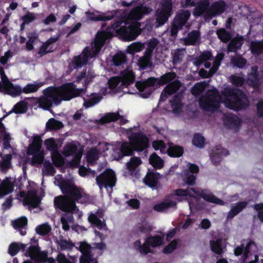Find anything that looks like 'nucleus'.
Here are the masks:
<instances>
[{"label": "nucleus", "instance_id": "52", "mask_svg": "<svg viewBox=\"0 0 263 263\" xmlns=\"http://www.w3.org/2000/svg\"><path fill=\"white\" fill-rule=\"evenodd\" d=\"M181 86V83L178 80H175L169 83L164 88L165 91H167L168 95H173L176 92Z\"/></svg>", "mask_w": 263, "mask_h": 263}, {"label": "nucleus", "instance_id": "64", "mask_svg": "<svg viewBox=\"0 0 263 263\" xmlns=\"http://www.w3.org/2000/svg\"><path fill=\"white\" fill-rule=\"evenodd\" d=\"M37 103L39 104V107L43 109L44 110L49 111V99L41 97L36 99Z\"/></svg>", "mask_w": 263, "mask_h": 263}, {"label": "nucleus", "instance_id": "40", "mask_svg": "<svg viewBox=\"0 0 263 263\" xmlns=\"http://www.w3.org/2000/svg\"><path fill=\"white\" fill-rule=\"evenodd\" d=\"M127 58L126 55L121 51L118 52L112 57V65L116 66H119L126 62Z\"/></svg>", "mask_w": 263, "mask_h": 263}, {"label": "nucleus", "instance_id": "19", "mask_svg": "<svg viewBox=\"0 0 263 263\" xmlns=\"http://www.w3.org/2000/svg\"><path fill=\"white\" fill-rule=\"evenodd\" d=\"M229 155V152L221 145L215 146V149L210 154V158L213 164H218L221 161L222 156Z\"/></svg>", "mask_w": 263, "mask_h": 263}, {"label": "nucleus", "instance_id": "54", "mask_svg": "<svg viewBox=\"0 0 263 263\" xmlns=\"http://www.w3.org/2000/svg\"><path fill=\"white\" fill-rule=\"evenodd\" d=\"M12 157L11 154H6L4 156L2 162H0L3 171H6L11 166V160Z\"/></svg>", "mask_w": 263, "mask_h": 263}, {"label": "nucleus", "instance_id": "60", "mask_svg": "<svg viewBox=\"0 0 263 263\" xmlns=\"http://www.w3.org/2000/svg\"><path fill=\"white\" fill-rule=\"evenodd\" d=\"M34 263H49V258L48 257L47 253L45 252H41L38 253L36 257L33 260Z\"/></svg>", "mask_w": 263, "mask_h": 263}, {"label": "nucleus", "instance_id": "51", "mask_svg": "<svg viewBox=\"0 0 263 263\" xmlns=\"http://www.w3.org/2000/svg\"><path fill=\"white\" fill-rule=\"evenodd\" d=\"M216 34L220 40L223 43H227L232 38V35L224 28H220L216 31Z\"/></svg>", "mask_w": 263, "mask_h": 263}, {"label": "nucleus", "instance_id": "11", "mask_svg": "<svg viewBox=\"0 0 263 263\" xmlns=\"http://www.w3.org/2000/svg\"><path fill=\"white\" fill-rule=\"evenodd\" d=\"M136 87L140 92V96L143 98H148L153 92L151 87L158 85V78L150 77L144 81H138Z\"/></svg>", "mask_w": 263, "mask_h": 263}, {"label": "nucleus", "instance_id": "35", "mask_svg": "<svg viewBox=\"0 0 263 263\" xmlns=\"http://www.w3.org/2000/svg\"><path fill=\"white\" fill-rule=\"evenodd\" d=\"M149 162L156 169H160L164 165L163 160L155 153H154L150 156Z\"/></svg>", "mask_w": 263, "mask_h": 263}, {"label": "nucleus", "instance_id": "38", "mask_svg": "<svg viewBox=\"0 0 263 263\" xmlns=\"http://www.w3.org/2000/svg\"><path fill=\"white\" fill-rule=\"evenodd\" d=\"M57 243L61 250L70 251L74 246V244L71 241L67 240L64 239L62 236H60L59 239H57Z\"/></svg>", "mask_w": 263, "mask_h": 263}, {"label": "nucleus", "instance_id": "34", "mask_svg": "<svg viewBox=\"0 0 263 263\" xmlns=\"http://www.w3.org/2000/svg\"><path fill=\"white\" fill-rule=\"evenodd\" d=\"M248 205L247 201H240L236 203L229 212L228 217L233 218L243 210Z\"/></svg>", "mask_w": 263, "mask_h": 263}, {"label": "nucleus", "instance_id": "41", "mask_svg": "<svg viewBox=\"0 0 263 263\" xmlns=\"http://www.w3.org/2000/svg\"><path fill=\"white\" fill-rule=\"evenodd\" d=\"M78 152V146L73 142L68 143L63 147V155L66 157L73 155Z\"/></svg>", "mask_w": 263, "mask_h": 263}, {"label": "nucleus", "instance_id": "28", "mask_svg": "<svg viewBox=\"0 0 263 263\" xmlns=\"http://www.w3.org/2000/svg\"><path fill=\"white\" fill-rule=\"evenodd\" d=\"M28 103L25 101H20L15 104L12 109L4 117L14 112L16 114H24L28 110Z\"/></svg>", "mask_w": 263, "mask_h": 263}, {"label": "nucleus", "instance_id": "47", "mask_svg": "<svg viewBox=\"0 0 263 263\" xmlns=\"http://www.w3.org/2000/svg\"><path fill=\"white\" fill-rule=\"evenodd\" d=\"M176 74L174 72H167L162 76L160 78H158V85H163L175 78Z\"/></svg>", "mask_w": 263, "mask_h": 263}, {"label": "nucleus", "instance_id": "9", "mask_svg": "<svg viewBox=\"0 0 263 263\" xmlns=\"http://www.w3.org/2000/svg\"><path fill=\"white\" fill-rule=\"evenodd\" d=\"M173 5L171 1H165L161 4L160 10L156 11V20L158 26L163 25L173 13Z\"/></svg>", "mask_w": 263, "mask_h": 263}, {"label": "nucleus", "instance_id": "3", "mask_svg": "<svg viewBox=\"0 0 263 263\" xmlns=\"http://www.w3.org/2000/svg\"><path fill=\"white\" fill-rule=\"evenodd\" d=\"M54 87L50 86V106L51 100L55 102L60 103L61 101H70L73 98L80 96L85 93V89L77 88L72 82L66 83L59 87L58 92L53 95L52 91Z\"/></svg>", "mask_w": 263, "mask_h": 263}, {"label": "nucleus", "instance_id": "7", "mask_svg": "<svg viewBox=\"0 0 263 263\" xmlns=\"http://www.w3.org/2000/svg\"><path fill=\"white\" fill-rule=\"evenodd\" d=\"M191 16L189 10H181L176 14L172 23L171 35L176 36L178 31L186 24Z\"/></svg>", "mask_w": 263, "mask_h": 263}, {"label": "nucleus", "instance_id": "57", "mask_svg": "<svg viewBox=\"0 0 263 263\" xmlns=\"http://www.w3.org/2000/svg\"><path fill=\"white\" fill-rule=\"evenodd\" d=\"M121 115L119 112H109L104 116L101 120L103 123H109L113 121H116L119 120Z\"/></svg>", "mask_w": 263, "mask_h": 263}, {"label": "nucleus", "instance_id": "58", "mask_svg": "<svg viewBox=\"0 0 263 263\" xmlns=\"http://www.w3.org/2000/svg\"><path fill=\"white\" fill-rule=\"evenodd\" d=\"M79 245V247L76 248L79 250L82 254H91V246L86 241L79 242L77 243Z\"/></svg>", "mask_w": 263, "mask_h": 263}, {"label": "nucleus", "instance_id": "32", "mask_svg": "<svg viewBox=\"0 0 263 263\" xmlns=\"http://www.w3.org/2000/svg\"><path fill=\"white\" fill-rule=\"evenodd\" d=\"M27 245H25L20 242L11 243L8 248V253L12 256L17 254L20 251H24Z\"/></svg>", "mask_w": 263, "mask_h": 263}, {"label": "nucleus", "instance_id": "44", "mask_svg": "<svg viewBox=\"0 0 263 263\" xmlns=\"http://www.w3.org/2000/svg\"><path fill=\"white\" fill-rule=\"evenodd\" d=\"M142 161L139 157H133L130 161L127 163V168L132 174H134L136 171L137 167L141 164Z\"/></svg>", "mask_w": 263, "mask_h": 263}, {"label": "nucleus", "instance_id": "61", "mask_svg": "<svg viewBox=\"0 0 263 263\" xmlns=\"http://www.w3.org/2000/svg\"><path fill=\"white\" fill-rule=\"evenodd\" d=\"M231 62L234 67L242 68L246 65L247 60L245 58L239 56L232 59Z\"/></svg>", "mask_w": 263, "mask_h": 263}, {"label": "nucleus", "instance_id": "46", "mask_svg": "<svg viewBox=\"0 0 263 263\" xmlns=\"http://www.w3.org/2000/svg\"><path fill=\"white\" fill-rule=\"evenodd\" d=\"M92 97L84 103L86 108H89L98 104L102 99L103 97L99 93H92Z\"/></svg>", "mask_w": 263, "mask_h": 263}, {"label": "nucleus", "instance_id": "31", "mask_svg": "<svg viewBox=\"0 0 263 263\" xmlns=\"http://www.w3.org/2000/svg\"><path fill=\"white\" fill-rule=\"evenodd\" d=\"M200 33L197 30H193L187 34V37L184 40L186 45H195L199 40Z\"/></svg>", "mask_w": 263, "mask_h": 263}, {"label": "nucleus", "instance_id": "24", "mask_svg": "<svg viewBox=\"0 0 263 263\" xmlns=\"http://www.w3.org/2000/svg\"><path fill=\"white\" fill-rule=\"evenodd\" d=\"M159 175V173L149 170L143 179L144 183L151 187H156Z\"/></svg>", "mask_w": 263, "mask_h": 263}, {"label": "nucleus", "instance_id": "21", "mask_svg": "<svg viewBox=\"0 0 263 263\" xmlns=\"http://www.w3.org/2000/svg\"><path fill=\"white\" fill-rule=\"evenodd\" d=\"M14 184L10 178H6L0 184V198L13 192Z\"/></svg>", "mask_w": 263, "mask_h": 263}, {"label": "nucleus", "instance_id": "27", "mask_svg": "<svg viewBox=\"0 0 263 263\" xmlns=\"http://www.w3.org/2000/svg\"><path fill=\"white\" fill-rule=\"evenodd\" d=\"M213 58V56L211 51L204 50L194 59L193 64L195 66L199 67L204 62L212 60Z\"/></svg>", "mask_w": 263, "mask_h": 263}, {"label": "nucleus", "instance_id": "23", "mask_svg": "<svg viewBox=\"0 0 263 263\" xmlns=\"http://www.w3.org/2000/svg\"><path fill=\"white\" fill-rule=\"evenodd\" d=\"M27 223V218L26 217H22L13 221L12 226L14 229L19 231L21 235L24 236L26 234Z\"/></svg>", "mask_w": 263, "mask_h": 263}, {"label": "nucleus", "instance_id": "6", "mask_svg": "<svg viewBox=\"0 0 263 263\" xmlns=\"http://www.w3.org/2000/svg\"><path fill=\"white\" fill-rule=\"evenodd\" d=\"M141 24L139 22H135L128 26L125 25L117 30L116 33L125 41H131L141 33Z\"/></svg>", "mask_w": 263, "mask_h": 263}, {"label": "nucleus", "instance_id": "62", "mask_svg": "<svg viewBox=\"0 0 263 263\" xmlns=\"http://www.w3.org/2000/svg\"><path fill=\"white\" fill-rule=\"evenodd\" d=\"M178 241L176 240H173L166 246L163 249V252L166 254H169L172 253L177 247Z\"/></svg>", "mask_w": 263, "mask_h": 263}, {"label": "nucleus", "instance_id": "13", "mask_svg": "<svg viewBox=\"0 0 263 263\" xmlns=\"http://www.w3.org/2000/svg\"><path fill=\"white\" fill-rule=\"evenodd\" d=\"M210 10V0H198L193 11V15L196 18L203 15L205 19L210 18L209 14Z\"/></svg>", "mask_w": 263, "mask_h": 263}, {"label": "nucleus", "instance_id": "37", "mask_svg": "<svg viewBox=\"0 0 263 263\" xmlns=\"http://www.w3.org/2000/svg\"><path fill=\"white\" fill-rule=\"evenodd\" d=\"M0 72L2 77L3 80L4 81L5 77L6 81L9 83L11 85L10 89L11 90V93L15 96H20L23 92V88L19 85H13V84L10 82L7 77L5 76L4 71L2 67L0 68Z\"/></svg>", "mask_w": 263, "mask_h": 263}, {"label": "nucleus", "instance_id": "26", "mask_svg": "<svg viewBox=\"0 0 263 263\" xmlns=\"http://www.w3.org/2000/svg\"><path fill=\"white\" fill-rule=\"evenodd\" d=\"M88 16V19L93 21H107L113 19L115 14L113 12L102 13L101 14L97 15L94 13H89Z\"/></svg>", "mask_w": 263, "mask_h": 263}, {"label": "nucleus", "instance_id": "14", "mask_svg": "<svg viewBox=\"0 0 263 263\" xmlns=\"http://www.w3.org/2000/svg\"><path fill=\"white\" fill-rule=\"evenodd\" d=\"M152 9L143 4H140L133 8L129 12L128 16L134 21H137L141 20L142 17L145 15L149 14Z\"/></svg>", "mask_w": 263, "mask_h": 263}, {"label": "nucleus", "instance_id": "22", "mask_svg": "<svg viewBox=\"0 0 263 263\" xmlns=\"http://www.w3.org/2000/svg\"><path fill=\"white\" fill-rule=\"evenodd\" d=\"M134 149L130 143L125 141L120 145L117 160H121L125 156H130L134 154Z\"/></svg>", "mask_w": 263, "mask_h": 263}, {"label": "nucleus", "instance_id": "18", "mask_svg": "<svg viewBox=\"0 0 263 263\" xmlns=\"http://www.w3.org/2000/svg\"><path fill=\"white\" fill-rule=\"evenodd\" d=\"M41 202V199L37 194L35 190H29L24 198L23 204L29 207L34 209L38 206Z\"/></svg>", "mask_w": 263, "mask_h": 263}, {"label": "nucleus", "instance_id": "15", "mask_svg": "<svg viewBox=\"0 0 263 263\" xmlns=\"http://www.w3.org/2000/svg\"><path fill=\"white\" fill-rule=\"evenodd\" d=\"M91 59V58H90L89 54L84 49L81 54L78 56H75L73 58L72 61L71 62V63L70 64L68 68L70 70H72L73 69L81 68L83 65L87 64L88 60Z\"/></svg>", "mask_w": 263, "mask_h": 263}, {"label": "nucleus", "instance_id": "1", "mask_svg": "<svg viewBox=\"0 0 263 263\" xmlns=\"http://www.w3.org/2000/svg\"><path fill=\"white\" fill-rule=\"evenodd\" d=\"M54 183L60 187L64 195L55 197L54 205L55 209L65 212L62 215L61 221L62 229L64 231H68L70 228L68 223H72L74 221L72 214L79 211L76 202H87L89 200V195L68 180L57 179Z\"/></svg>", "mask_w": 263, "mask_h": 263}, {"label": "nucleus", "instance_id": "63", "mask_svg": "<svg viewBox=\"0 0 263 263\" xmlns=\"http://www.w3.org/2000/svg\"><path fill=\"white\" fill-rule=\"evenodd\" d=\"M36 233L42 236H44L49 233V224L48 222L38 226L35 228Z\"/></svg>", "mask_w": 263, "mask_h": 263}, {"label": "nucleus", "instance_id": "45", "mask_svg": "<svg viewBox=\"0 0 263 263\" xmlns=\"http://www.w3.org/2000/svg\"><path fill=\"white\" fill-rule=\"evenodd\" d=\"M247 83L250 86L257 88L259 86V75L257 72V67L255 71L248 76Z\"/></svg>", "mask_w": 263, "mask_h": 263}, {"label": "nucleus", "instance_id": "4", "mask_svg": "<svg viewBox=\"0 0 263 263\" xmlns=\"http://www.w3.org/2000/svg\"><path fill=\"white\" fill-rule=\"evenodd\" d=\"M43 134L34 135L32 141L29 144L27 149L28 156H32L30 164L33 166L41 165L45 159V152L42 148Z\"/></svg>", "mask_w": 263, "mask_h": 263}, {"label": "nucleus", "instance_id": "17", "mask_svg": "<svg viewBox=\"0 0 263 263\" xmlns=\"http://www.w3.org/2000/svg\"><path fill=\"white\" fill-rule=\"evenodd\" d=\"M103 216V212L101 210H98L95 214L91 213L89 215L88 220L93 227H96L99 230L105 229L106 227L105 222H103L100 219Z\"/></svg>", "mask_w": 263, "mask_h": 263}, {"label": "nucleus", "instance_id": "2", "mask_svg": "<svg viewBox=\"0 0 263 263\" xmlns=\"http://www.w3.org/2000/svg\"><path fill=\"white\" fill-rule=\"evenodd\" d=\"M222 95L228 102V107L235 111L246 109L250 104L247 95L241 89L236 88H225Z\"/></svg>", "mask_w": 263, "mask_h": 263}, {"label": "nucleus", "instance_id": "29", "mask_svg": "<svg viewBox=\"0 0 263 263\" xmlns=\"http://www.w3.org/2000/svg\"><path fill=\"white\" fill-rule=\"evenodd\" d=\"M243 43V38L242 36L236 37L230 42L228 46V50L230 52H235L241 48Z\"/></svg>", "mask_w": 263, "mask_h": 263}, {"label": "nucleus", "instance_id": "43", "mask_svg": "<svg viewBox=\"0 0 263 263\" xmlns=\"http://www.w3.org/2000/svg\"><path fill=\"white\" fill-rule=\"evenodd\" d=\"M134 230L142 234H149L153 230V227L147 222H139L134 227Z\"/></svg>", "mask_w": 263, "mask_h": 263}, {"label": "nucleus", "instance_id": "42", "mask_svg": "<svg viewBox=\"0 0 263 263\" xmlns=\"http://www.w3.org/2000/svg\"><path fill=\"white\" fill-rule=\"evenodd\" d=\"M167 154L172 157H180L184 152L182 146L179 145L170 146L167 151Z\"/></svg>", "mask_w": 263, "mask_h": 263}, {"label": "nucleus", "instance_id": "12", "mask_svg": "<svg viewBox=\"0 0 263 263\" xmlns=\"http://www.w3.org/2000/svg\"><path fill=\"white\" fill-rule=\"evenodd\" d=\"M129 139L138 151L142 152L149 146V139L140 132L134 133Z\"/></svg>", "mask_w": 263, "mask_h": 263}, {"label": "nucleus", "instance_id": "55", "mask_svg": "<svg viewBox=\"0 0 263 263\" xmlns=\"http://www.w3.org/2000/svg\"><path fill=\"white\" fill-rule=\"evenodd\" d=\"M205 139L199 133H196L194 135L192 139V143L195 146L199 148H203L204 146Z\"/></svg>", "mask_w": 263, "mask_h": 263}, {"label": "nucleus", "instance_id": "5", "mask_svg": "<svg viewBox=\"0 0 263 263\" xmlns=\"http://www.w3.org/2000/svg\"><path fill=\"white\" fill-rule=\"evenodd\" d=\"M221 96L216 88L208 90L204 95L199 99V104L201 108L206 111L214 112L219 107Z\"/></svg>", "mask_w": 263, "mask_h": 263}, {"label": "nucleus", "instance_id": "20", "mask_svg": "<svg viewBox=\"0 0 263 263\" xmlns=\"http://www.w3.org/2000/svg\"><path fill=\"white\" fill-rule=\"evenodd\" d=\"M224 245V241L222 238H216L210 241L211 251L219 255L223 253Z\"/></svg>", "mask_w": 263, "mask_h": 263}, {"label": "nucleus", "instance_id": "8", "mask_svg": "<svg viewBox=\"0 0 263 263\" xmlns=\"http://www.w3.org/2000/svg\"><path fill=\"white\" fill-rule=\"evenodd\" d=\"M186 190L187 191L186 192L188 193V196L193 197L194 195H197L204 200L210 203L220 205H223L224 204V202L222 200L217 197L209 190H202L200 191L198 189L193 187H187Z\"/></svg>", "mask_w": 263, "mask_h": 263}, {"label": "nucleus", "instance_id": "53", "mask_svg": "<svg viewBox=\"0 0 263 263\" xmlns=\"http://www.w3.org/2000/svg\"><path fill=\"white\" fill-rule=\"evenodd\" d=\"M40 248L38 245L30 246L28 250L25 253V255L26 257H30L31 259L33 260L38 253H40Z\"/></svg>", "mask_w": 263, "mask_h": 263}, {"label": "nucleus", "instance_id": "36", "mask_svg": "<svg viewBox=\"0 0 263 263\" xmlns=\"http://www.w3.org/2000/svg\"><path fill=\"white\" fill-rule=\"evenodd\" d=\"M135 81V75L132 71H125L121 78V83L123 86L127 87L134 83Z\"/></svg>", "mask_w": 263, "mask_h": 263}, {"label": "nucleus", "instance_id": "25", "mask_svg": "<svg viewBox=\"0 0 263 263\" xmlns=\"http://www.w3.org/2000/svg\"><path fill=\"white\" fill-rule=\"evenodd\" d=\"M223 122L224 125L230 129H238L241 124L240 119L234 115L227 116Z\"/></svg>", "mask_w": 263, "mask_h": 263}, {"label": "nucleus", "instance_id": "39", "mask_svg": "<svg viewBox=\"0 0 263 263\" xmlns=\"http://www.w3.org/2000/svg\"><path fill=\"white\" fill-rule=\"evenodd\" d=\"M163 239V237L159 235H155L153 236H150L146 238V242L153 248H156L162 245Z\"/></svg>", "mask_w": 263, "mask_h": 263}, {"label": "nucleus", "instance_id": "50", "mask_svg": "<svg viewBox=\"0 0 263 263\" xmlns=\"http://www.w3.org/2000/svg\"><path fill=\"white\" fill-rule=\"evenodd\" d=\"M58 263H76L77 262V257L75 256L68 255V258L62 253L58 254L56 257Z\"/></svg>", "mask_w": 263, "mask_h": 263}, {"label": "nucleus", "instance_id": "56", "mask_svg": "<svg viewBox=\"0 0 263 263\" xmlns=\"http://www.w3.org/2000/svg\"><path fill=\"white\" fill-rule=\"evenodd\" d=\"M84 80L83 82V86L87 87V85L91 81V78L89 76L86 75V70H83L76 77V82L77 83H80L82 80Z\"/></svg>", "mask_w": 263, "mask_h": 263}, {"label": "nucleus", "instance_id": "16", "mask_svg": "<svg viewBox=\"0 0 263 263\" xmlns=\"http://www.w3.org/2000/svg\"><path fill=\"white\" fill-rule=\"evenodd\" d=\"M227 7V3L223 0L214 2L210 5V18L222 14L226 11Z\"/></svg>", "mask_w": 263, "mask_h": 263}, {"label": "nucleus", "instance_id": "48", "mask_svg": "<svg viewBox=\"0 0 263 263\" xmlns=\"http://www.w3.org/2000/svg\"><path fill=\"white\" fill-rule=\"evenodd\" d=\"M43 84V83H29L23 88V92L26 94L35 92Z\"/></svg>", "mask_w": 263, "mask_h": 263}, {"label": "nucleus", "instance_id": "30", "mask_svg": "<svg viewBox=\"0 0 263 263\" xmlns=\"http://www.w3.org/2000/svg\"><path fill=\"white\" fill-rule=\"evenodd\" d=\"M250 49L251 53L255 55L263 53V39L260 41H253L250 43Z\"/></svg>", "mask_w": 263, "mask_h": 263}, {"label": "nucleus", "instance_id": "59", "mask_svg": "<svg viewBox=\"0 0 263 263\" xmlns=\"http://www.w3.org/2000/svg\"><path fill=\"white\" fill-rule=\"evenodd\" d=\"M158 44L157 39L153 38L147 44V47L145 51V55L151 57L152 54Z\"/></svg>", "mask_w": 263, "mask_h": 263}, {"label": "nucleus", "instance_id": "10", "mask_svg": "<svg viewBox=\"0 0 263 263\" xmlns=\"http://www.w3.org/2000/svg\"><path fill=\"white\" fill-rule=\"evenodd\" d=\"M116 177L114 171L110 168L105 170L96 178V183L100 189L103 187H112L115 185Z\"/></svg>", "mask_w": 263, "mask_h": 263}, {"label": "nucleus", "instance_id": "49", "mask_svg": "<svg viewBox=\"0 0 263 263\" xmlns=\"http://www.w3.org/2000/svg\"><path fill=\"white\" fill-rule=\"evenodd\" d=\"M176 205V202L172 200L162 202L156 204L154 206V210L157 212H162L170 207H173Z\"/></svg>", "mask_w": 263, "mask_h": 263}, {"label": "nucleus", "instance_id": "33", "mask_svg": "<svg viewBox=\"0 0 263 263\" xmlns=\"http://www.w3.org/2000/svg\"><path fill=\"white\" fill-rule=\"evenodd\" d=\"M104 45V44L95 40L93 45L91 48H89L88 47H86L84 49L89 54L90 58H92L99 54Z\"/></svg>", "mask_w": 263, "mask_h": 263}]
</instances>
